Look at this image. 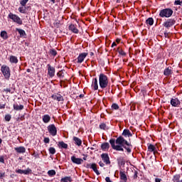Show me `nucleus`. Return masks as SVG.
<instances>
[{
  "instance_id": "nucleus-1",
  "label": "nucleus",
  "mask_w": 182,
  "mask_h": 182,
  "mask_svg": "<svg viewBox=\"0 0 182 182\" xmlns=\"http://www.w3.org/2000/svg\"><path fill=\"white\" fill-rule=\"evenodd\" d=\"M109 143L113 150H117V151H124V149H125L127 153H132V149H130V146H132V144L128 143L123 136H119L116 140L114 139H112L109 140ZM124 144L127 146H124Z\"/></svg>"
},
{
  "instance_id": "nucleus-2",
  "label": "nucleus",
  "mask_w": 182,
  "mask_h": 182,
  "mask_svg": "<svg viewBox=\"0 0 182 182\" xmlns=\"http://www.w3.org/2000/svg\"><path fill=\"white\" fill-rule=\"evenodd\" d=\"M99 83L101 89H106V87H107L109 85V80L107 79V76L103 73H101L99 76Z\"/></svg>"
},
{
  "instance_id": "nucleus-3",
  "label": "nucleus",
  "mask_w": 182,
  "mask_h": 182,
  "mask_svg": "<svg viewBox=\"0 0 182 182\" xmlns=\"http://www.w3.org/2000/svg\"><path fill=\"white\" fill-rule=\"evenodd\" d=\"M1 70L5 79L9 80V77H11V69L8 67V65H3Z\"/></svg>"
},
{
  "instance_id": "nucleus-4",
  "label": "nucleus",
  "mask_w": 182,
  "mask_h": 182,
  "mask_svg": "<svg viewBox=\"0 0 182 182\" xmlns=\"http://www.w3.org/2000/svg\"><path fill=\"white\" fill-rule=\"evenodd\" d=\"M173 10L171 9H164L159 13L161 18H170L173 15Z\"/></svg>"
},
{
  "instance_id": "nucleus-5",
  "label": "nucleus",
  "mask_w": 182,
  "mask_h": 182,
  "mask_svg": "<svg viewBox=\"0 0 182 182\" xmlns=\"http://www.w3.org/2000/svg\"><path fill=\"white\" fill-rule=\"evenodd\" d=\"M9 18L10 19H12L14 22H16V23H18V25H22V20L19 16H18L16 14H14L12 13H10L9 14Z\"/></svg>"
},
{
  "instance_id": "nucleus-6",
  "label": "nucleus",
  "mask_w": 182,
  "mask_h": 182,
  "mask_svg": "<svg viewBox=\"0 0 182 182\" xmlns=\"http://www.w3.org/2000/svg\"><path fill=\"white\" fill-rule=\"evenodd\" d=\"M47 129L50 134L52 135L53 136H55L58 134V129H56L55 124H52L48 125Z\"/></svg>"
},
{
  "instance_id": "nucleus-7",
  "label": "nucleus",
  "mask_w": 182,
  "mask_h": 182,
  "mask_svg": "<svg viewBox=\"0 0 182 182\" xmlns=\"http://www.w3.org/2000/svg\"><path fill=\"white\" fill-rule=\"evenodd\" d=\"M87 168H92L93 171H95V174L97 176H100V172H99V170H97V164L93 163V164H88L86 165Z\"/></svg>"
},
{
  "instance_id": "nucleus-8",
  "label": "nucleus",
  "mask_w": 182,
  "mask_h": 182,
  "mask_svg": "<svg viewBox=\"0 0 182 182\" xmlns=\"http://www.w3.org/2000/svg\"><path fill=\"white\" fill-rule=\"evenodd\" d=\"M174 23H176V20L173 18H170V19H168L166 22H164L163 26L165 28H167V29H168V28H171V26H173Z\"/></svg>"
},
{
  "instance_id": "nucleus-9",
  "label": "nucleus",
  "mask_w": 182,
  "mask_h": 182,
  "mask_svg": "<svg viewBox=\"0 0 182 182\" xmlns=\"http://www.w3.org/2000/svg\"><path fill=\"white\" fill-rule=\"evenodd\" d=\"M101 159H102V161H104V163H105V164L109 165L111 164L110 158L109 157V154H102L101 155Z\"/></svg>"
},
{
  "instance_id": "nucleus-10",
  "label": "nucleus",
  "mask_w": 182,
  "mask_h": 182,
  "mask_svg": "<svg viewBox=\"0 0 182 182\" xmlns=\"http://www.w3.org/2000/svg\"><path fill=\"white\" fill-rule=\"evenodd\" d=\"M48 67V75L50 77L55 76V68L52 67L50 64L47 65Z\"/></svg>"
},
{
  "instance_id": "nucleus-11",
  "label": "nucleus",
  "mask_w": 182,
  "mask_h": 182,
  "mask_svg": "<svg viewBox=\"0 0 182 182\" xmlns=\"http://www.w3.org/2000/svg\"><path fill=\"white\" fill-rule=\"evenodd\" d=\"M86 56H87V53H80L77 57V63H82L85 60Z\"/></svg>"
},
{
  "instance_id": "nucleus-12",
  "label": "nucleus",
  "mask_w": 182,
  "mask_h": 182,
  "mask_svg": "<svg viewBox=\"0 0 182 182\" xmlns=\"http://www.w3.org/2000/svg\"><path fill=\"white\" fill-rule=\"evenodd\" d=\"M71 161L73 163H74V164H82V163H83V159L80 158H76L75 156L71 157Z\"/></svg>"
},
{
  "instance_id": "nucleus-13",
  "label": "nucleus",
  "mask_w": 182,
  "mask_h": 182,
  "mask_svg": "<svg viewBox=\"0 0 182 182\" xmlns=\"http://www.w3.org/2000/svg\"><path fill=\"white\" fill-rule=\"evenodd\" d=\"M52 99H53V100H57L58 102H63V96H62L60 94H55V95H53L51 96Z\"/></svg>"
},
{
  "instance_id": "nucleus-14",
  "label": "nucleus",
  "mask_w": 182,
  "mask_h": 182,
  "mask_svg": "<svg viewBox=\"0 0 182 182\" xmlns=\"http://www.w3.org/2000/svg\"><path fill=\"white\" fill-rule=\"evenodd\" d=\"M180 103V100H178L177 98H172L171 100V106H173V107H177Z\"/></svg>"
},
{
  "instance_id": "nucleus-15",
  "label": "nucleus",
  "mask_w": 182,
  "mask_h": 182,
  "mask_svg": "<svg viewBox=\"0 0 182 182\" xmlns=\"http://www.w3.org/2000/svg\"><path fill=\"white\" fill-rule=\"evenodd\" d=\"M119 177L122 181L127 182V176H126V172L120 171Z\"/></svg>"
},
{
  "instance_id": "nucleus-16",
  "label": "nucleus",
  "mask_w": 182,
  "mask_h": 182,
  "mask_svg": "<svg viewBox=\"0 0 182 182\" xmlns=\"http://www.w3.org/2000/svg\"><path fill=\"white\" fill-rule=\"evenodd\" d=\"M164 75L165 76H170V75H173V70L171 69V67L166 68L164 71Z\"/></svg>"
},
{
  "instance_id": "nucleus-17",
  "label": "nucleus",
  "mask_w": 182,
  "mask_h": 182,
  "mask_svg": "<svg viewBox=\"0 0 182 182\" xmlns=\"http://www.w3.org/2000/svg\"><path fill=\"white\" fill-rule=\"evenodd\" d=\"M92 87H93L94 90H97V89H99V84L97 83V78H94L92 80Z\"/></svg>"
},
{
  "instance_id": "nucleus-18",
  "label": "nucleus",
  "mask_w": 182,
  "mask_h": 182,
  "mask_svg": "<svg viewBox=\"0 0 182 182\" xmlns=\"http://www.w3.org/2000/svg\"><path fill=\"white\" fill-rule=\"evenodd\" d=\"M69 30L71 31V32H73V33H79V30L77 28H76L75 24H70L69 26Z\"/></svg>"
},
{
  "instance_id": "nucleus-19",
  "label": "nucleus",
  "mask_w": 182,
  "mask_h": 182,
  "mask_svg": "<svg viewBox=\"0 0 182 182\" xmlns=\"http://www.w3.org/2000/svg\"><path fill=\"white\" fill-rule=\"evenodd\" d=\"M117 161L119 166H124V164H126V161L124 160V158H123L122 156L118 157Z\"/></svg>"
},
{
  "instance_id": "nucleus-20",
  "label": "nucleus",
  "mask_w": 182,
  "mask_h": 182,
  "mask_svg": "<svg viewBox=\"0 0 182 182\" xmlns=\"http://www.w3.org/2000/svg\"><path fill=\"white\" fill-rule=\"evenodd\" d=\"M109 148H110V144H109L108 142L103 143L101 145V149L102 150H103V151H106V150H109Z\"/></svg>"
},
{
  "instance_id": "nucleus-21",
  "label": "nucleus",
  "mask_w": 182,
  "mask_h": 182,
  "mask_svg": "<svg viewBox=\"0 0 182 182\" xmlns=\"http://www.w3.org/2000/svg\"><path fill=\"white\" fill-rule=\"evenodd\" d=\"M122 136H125V137H132L133 134H132V132H130V130L129 129H124L122 132Z\"/></svg>"
},
{
  "instance_id": "nucleus-22",
  "label": "nucleus",
  "mask_w": 182,
  "mask_h": 182,
  "mask_svg": "<svg viewBox=\"0 0 182 182\" xmlns=\"http://www.w3.org/2000/svg\"><path fill=\"white\" fill-rule=\"evenodd\" d=\"M14 150L17 153H25V151H26V149H25L24 146L16 147L14 148Z\"/></svg>"
},
{
  "instance_id": "nucleus-23",
  "label": "nucleus",
  "mask_w": 182,
  "mask_h": 182,
  "mask_svg": "<svg viewBox=\"0 0 182 182\" xmlns=\"http://www.w3.org/2000/svg\"><path fill=\"white\" fill-rule=\"evenodd\" d=\"M9 62L11 63H18V58L15 55H11L9 58Z\"/></svg>"
},
{
  "instance_id": "nucleus-24",
  "label": "nucleus",
  "mask_w": 182,
  "mask_h": 182,
  "mask_svg": "<svg viewBox=\"0 0 182 182\" xmlns=\"http://www.w3.org/2000/svg\"><path fill=\"white\" fill-rule=\"evenodd\" d=\"M73 141H75V144L77 146H82V139L77 138V136H74Z\"/></svg>"
},
{
  "instance_id": "nucleus-25",
  "label": "nucleus",
  "mask_w": 182,
  "mask_h": 182,
  "mask_svg": "<svg viewBox=\"0 0 182 182\" xmlns=\"http://www.w3.org/2000/svg\"><path fill=\"white\" fill-rule=\"evenodd\" d=\"M43 123H49V122H50V117L49 114H45L43 116Z\"/></svg>"
},
{
  "instance_id": "nucleus-26",
  "label": "nucleus",
  "mask_w": 182,
  "mask_h": 182,
  "mask_svg": "<svg viewBox=\"0 0 182 182\" xmlns=\"http://www.w3.org/2000/svg\"><path fill=\"white\" fill-rule=\"evenodd\" d=\"M13 107H14V110H23V105H18V104H16V105H13Z\"/></svg>"
},
{
  "instance_id": "nucleus-27",
  "label": "nucleus",
  "mask_w": 182,
  "mask_h": 182,
  "mask_svg": "<svg viewBox=\"0 0 182 182\" xmlns=\"http://www.w3.org/2000/svg\"><path fill=\"white\" fill-rule=\"evenodd\" d=\"M16 31L17 32H18V33H19L21 38H22V37H23V36H26V33L23 30H22V29H21V28H16Z\"/></svg>"
},
{
  "instance_id": "nucleus-28",
  "label": "nucleus",
  "mask_w": 182,
  "mask_h": 182,
  "mask_svg": "<svg viewBox=\"0 0 182 182\" xmlns=\"http://www.w3.org/2000/svg\"><path fill=\"white\" fill-rule=\"evenodd\" d=\"M58 147L60 149H68V144L64 143L63 141L58 142Z\"/></svg>"
},
{
  "instance_id": "nucleus-29",
  "label": "nucleus",
  "mask_w": 182,
  "mask_h": 182,
  "mask_svg": "<svg viewBox=\"0 0 182 182\" xmlns=\"http://www.w3.org/2000/svg\"><path fill=\"white\" fill-rule=\"evenodd\" d=\"M156 150V146L151 144H148V151L153 153Z\"/></svg>"
},
{
  "instance_id": "nucleus-30",
  "label": "nucleus",
  "mask_w": 182,
  "mask_h": 182,
  "mask_svg": "<svg viewBox=\"0 0 182 182\" xmlns=\"http://www.w3.org/2000/svg\"><path fill=\"white\" fill-rule=\"evenodd\" d=\"M146 25H149L150 26H151L154 23V20L153 19V18H149L148 19H146Z\"/></svg>"
},
{
  "instance_id": "nucleus-31",
  "label": "nucleus",
  "mask_w": 182,
  "mask_h": 182,
  "mask_svg": "<svg viewBox=\"0 0 182 182\" xmlns=\"http://www.w3.org/2000/svg\"><path fill=\"white\" fill-rule=\"evenodd\" d=\"M0 36H1V38H4V39H7L8 38V33H6V31H1Z\"/></svg>"
},
{
  "instance_id": "nucleus-32",
  "label": "nucleus",
  "mask_w": 182,
  "mask_h": 182,
  "mask_svg": "<svg viewBox=\"0 0 182 182\" xmlns=\"http://www.w3.org/2000/svg\"><path fill=\"white\" fill-rule=\"evenodd\" d=\"M62 182H68V181H72V178L70 176H65L63 178H61Z\"/></svg>"
},
{
  "instance_id": "nucleus-33",
  "label": "nucleus",
  "mask_w": 182,
  "mask_h": 182,
  "mask_svg": "<svg viewBox=\"0 0 182 182\" xmlns=\"http://www.w3.org/2000/svg\"><path fill=\"white\" fill-rule=\"evenodd\" d=\"M117 51L121 56H126V52H124V50H123L122 48H118Z\"/></svg>"
},
{
  "instance_id": "nucleus-34",
  "label": "nucleus",
  "mask_w": 182,
  "mask_h": 182,
  "mask_svg": "<svg viewBox=\"0 0 182 182\" xmlns=\"http://www.w3.org/2000/svg\"><path fill=\"white\" fill-rule=\"evenodd\" d=\"M48 174L50 176V177H52V176L56 175V171H55V170H50L48 171Z\"/></svg>"
},
{
  "instance_id": "nucleus-35",
  "label": "nucleus",
  "mask_w": 182,
  "mask_h": 182,
  "mask_svg": "<svg viewBox=\"0 0 182 182\" xmlns=\"http://www.w3.org/2000/svg\"><path fill=\"white\" fill-rule=\"evenodd\" d=\"M173 182H180V175H175L173 179Z\"/></svg>"
},
{
  "instance_id": "nucleus-36",
  "label": "nucleus",
  "mask_w": 182,
  "mask_h": 182,
  "mask_svg": "<svg viewBox=\"0 0 182 182\" xmlns=\"http://www.w3.org/2000/svg\"><path fill=\"white\" fill-rule=\"evenodd\" d=\"M48 151H49L50 154H55V153H56V149H55L54 147H50L48 149Z\"/></svg>"
},
{
  "instance_id": "nucleus-37",
  "label": "nucleus",
  "mask_w": 182,
  "mask_h": 182,
  "mask_svg": "<svg viewBox=\"0 0 182 182\" xmlns=\"http://www.w3.org/2000/svg\"><path fill=\"white\" fill-rule=\"evenodd\" d=\"M100 129H101V130H106L107 129V125H106L105 123H102L100 124Z\"/></svg>"
},
{
  "instance_id": "nucleus-38",
  "label": "nucleus",
  "mask_w": 182,
  "mask_h": 182,
  "mask_svg": "<svg viewBox=\"0 0 182 182\" xmlns=\"http://www.w3.org/2000/svg\"><path fill=\"white\" fill-rule=\"evenodd\" d=\"M30 173H32V169L28 168L27 169L23 170V174L28 175L30 174Z\"/></svg>"
},
{
  "instance_id": "nucleus-39",
  "label": "nucleus",
  "mask_w": 182,
  "mask_h": 182,
  "mask_svg": "<svg viewBox=\"0 0 182 182\" xmlns=\"http://www.w3.org/2000/svg\"><path fill=\"white\" fill-rule=\"evenodd\" d=\"M28 2H29V0H21L20 1V4H21V6H26V4H28Z\"/></svg>"
},
{
  "instance_id": "nucleus-40",
  "label": "nucleus",
  "mask_w": 182,
  "mask_h": 182,
  "mask_svg": "<svg viewBox=\"0 0 182 182\" xmlns=\"http://www.w3.org/2000/svg\"><path fill=\"white\" fill-rule=\"evenodd\" d=\"M18 11L21 14H26V9L23 8V6L22 7H19Z\"/></svg>"
},
{
  "instance_id": "nucleus-41",
  "label": "nucleus",
  "mask_w": 182,
  "mask_h": 182,
  "mask_svg": "<svg viewBox=\"0 0 182 182\" xmlns=\"http://www.w3.org/2000/svg\"><path fill=\"white\" fill-rule=\"evenodd\" d=\"M50 55H52L53 56H56V55H58V52H56V50L55 49H51L50 50Z\"/></svg>"
},
{
  "instance_id": "nucleus-42",
  "label": "nucleus",
  "mask_w": 182,
  "mask_h": 182,
  "mask_svg": "<svg viewBox=\"0 0 182 182\" xmlns=\"http://www.w3.org/2000/svg\"><path fill=\"white\" fill-rule=\"evenodd\" d=\"M11 119H12V117L11 116V114H6L5 116L6 122H11Z\"/></svg>"
},
{
  "instance_id": "nucleus-43",
  "label": "nucleus",
  "mask_w": 182,
  "mask_h": 182,
  "mask_svg": "<svg viewBox=\"0 0 182 182\" xmlns=\"http://www.w3.org/2000/svg\"><path fill=\"white\" fill-rule=\"evenodd\" d=\"M57 76L60 78H62L63 77V71H59L58 73H57Z\"/></svg>"
},
{
  "instance_id": "nucleus-44",
  "label": "nucleus",
  "mask_w": 182,
  "mask_h": 182,
  "mask_svg": "<svg viewBox=\"0 0 182 182\" xmlns=\"http://www.w3.org/2000/svg\"><path fill=\"white\" fill-rule=\"evenodd\" d=\"M112 107L114 109V110L119 109V105L117 104H112Z\"/></svg>"
},
{
  "instance_id": "nucleus-45",
  "label": "nucleus",
  "mask_w": 182,
  "mask_h": 182,
  "mask_svg": "<svg viewBox=\"0 0 182 182\" xmlns=\"http://www.w3.org/2000/svg\"><path fill=\"white\" fill-rule=\"evenodd\" d=\"M32 156H33V157H35L36 159H39V154H36V151H34L32 154Z\"/></svg>"
},
{
  "instance_id": "nucleus-46",
  "label": "nucleus",
  "mask_w": 182,
  "mask_h": 182,
  "mask_svg": "<svg viewBox=\"0 0 182 182\" xmlns=\"http://www.w3.org/2000/svg\"><path fill=\"white\" fill-rule=\"evenodd\" d=\"M16 173H18V174H23V170L18 169L17 171H16Z\"/></svg>"
},
{
  "instance_id": "nucleus-47",
  "label": "nucleus",
  "mask_w": 182,
  "mask_h": 182,
  "mask_svg": "<svg viewBox=\"0 0 182 182\" xmlns=\"http://www.w3.org/2000/svg\"><path fill=\"white\" fill-rule=\"evenodd\" d=\"M174 4L176 5H181L182 1H181L180 0H176V1H175Z\"/></svg>"
},
{
  "instance_id": "nucleus-48",
  "label": "nucleus",
  "mask_w": 182,
  "mask_h": 182,
  "mask_svg": "<svg viewBox=\"0 0 182 182\" xmlns=\"http://www.w3.org/2000/svg\"><path fill=\"white\" fill-rule=\"evenodd\" d=\"M0 163H5V159L2 156H0Z\"/></svg>"
},
{
  "instance_id": "nucleus-49",
  "label": "nucleus",
  "mask_w": 182,
  "mask_h": 182,
  "mask_svg": "<svg viewBox=\"0 0 182 182\" xmlns=\"http://www.w3.org/2000/svg\"><path fill=\"white\" fill-rule=\"evenodd\" d=\"M49 141H50V139H49V138H45L44 139V143H49Z\"/></svg>"
},
{
  "instance_id": "nucleus-50",
  "label": "nucleus",
  "mask_w": 182,
  "mask_h": 182,
  "mask_svg": "<svg viewBox=\"0 0 182 182\" xmlns=\"http://www.w3.org/2000/svg\"><path fill=\"white\" fill-rule=\"evenodd\" d=\"M99 166H100V167H105V164H104L102 161H100V162H99Z\"/></svg>"
},
{
  "instance_id": "nucleus-51",
  "label": "nucleus",
  "mask_w": 182,
  "mask_h": 182,
  "mask_svg": "<svg viewBox=\"0 0 182 182\" xmlns=\"http://www.w3.org/2000/svg\"><path fill=\"white\" fill-rule=\"evenodd\" d=\"M4 92H7L9 93H12V92H11V89H9V88L4 89Z\"/></svg>"
},
{
  "instance_id": "nucleus-52",
  "label": "nucleus",
  "mask_w": 182,
  "mask_h": 182,
  "mask_svg": "<svg viewBox=\"0 0 182 182\" xmlns=\"http://www.w3.org/2000/svg\"><path fill=\"white\" fill-rule=\"evenodd\" d=\"M0 177H5V173L4 172H0Z\"/></svg>"
},
{
  "instance_id": "nucleus-53",
  "label": "nucleus",
  "mask_w": 182,
  "mask_h": 182,
  "mask_svg": "<svg viewBox=\"0 0 182 182\" xmlns=\"http://www.w3.org/2000/svg\"><path fill=\"white\" fill-rule=\"evenodd\" d=\"M164 36H165V38H168V32L165 31L164 32Z\"/></svg>"
},
{
  "instance_id": "nucleus-54",
  "label": "nucleus",
  "mask_w": 182,
  "mask_h": 182,
  "mask_svg": "<svg viewBox=\"0 0 182 182\" xmlns=\"http://www.w3.org/2000/svg\"><path fill=\"white\" fill-rule=\"evenodd\" d=\"M155 182H161V178H156Z\"/></svg>"
},
{
  "instance_id": "nucleus-55",
  "label": "nucleus",
  "mask_w": 182,
  "mask_h": 182,
  "mask_svg": "<svg viewBox=\"0 0 182 182\" xmlns=\"http://www.w3.org/2000/svg\"><path fill=\"white\" fill-rule=\"evenodd\" d=\"M6 104L1 105H0V109H5Z\"/></svg>"
},
{
  "instance_id": "nucleus-56",
  "label": "nucleus",
  "mask_w": 182,
  "mask_h": 182,
  "mask_svg": "<svg viewBox=\"0 0 182 182\" xmlns=\"http://www.w3.org/2000/svg\"><path fill=\"white\" fill-rule=\"evenodd\" d=\"M134 178H137V171H134Z\"/></svg>"
},
{
  "instance_id": "nucleus-57",
  "label": "nucleus",
  "mask_w": 182,
  "mask_h": 182,
  "mask_svg": "<svg viewBox=\"0 0 182 182\" xmlns=\"http://www.w3.org/2000/svg\"><path fill=\"white\" fill-rule=\"evenodd\" d=\"M117 46V44L114 42V43H112V48H114V46Z\"/></svg>"
},
{
  "instance_id": "nucleus-58",
  "label": "nucleus",
  "mask_w": 182,
  "mask_h": 182,
  "mask_svg": "<svg viewBox=\"0 0 182 182\" xmlns=\"http://www.w3.org/2000/svg\"><path fill=\"white\" fill-rule=\"evenodd\" d=\"M116 42H117V43H119V42H120V39L117 38V39L116 40Z\"/></svg>"
},
{
  "instance_id": "nucleus-59",
  "label": "nucleus",
  "mask_w": 182,
  "mask_h": 182,
  "mask_svg": "<svg viewBox=\"0 0 182 182\" xmlns=\"http://www.w3.org/2000/svg\"><path fill=\"white\" fill-rule=\"evenodd\" d=\"M26 72H28V73H31V69H27Z\"/></svg>"
},
{
  "instance_id": "nucleus-60",
  "label": "nucleus",
  "mask_w": 182,
  "mask_h": 182,
  "mask_svg": "<svg viewBox=\"0 0 182 182\" xmlns=\"http://www.w3.org/2000/svg\"><path fill=\"white\" fill-rule=\"evenodd\" d=\"M117 4H120V0H117Z\"/></svg>"
},
{
  "instance_id": "nucleus-61",
  "label": "nucleus",
  "mask_w": 182,
  "mask_h": 182,
  "mask_svg": "<svg viewBox=\"0 0 182 182\" xmlns=\"http://www.w3.org/2000/svg\"><path fill=\"white\" fill-rule=\"evenodd\" d=\"M51 2H53V4H55V0H51Z\"/></svg>"
},
{
  "instance_id": "nucleus-62",
  "label": "nucleus",
  "mask_w": 182,
  "mask_h": 182,
  "mask_svg": "<svg viewBox=\"0 0 182 182\" xmlns=\"http://www.w3.org/2000/svg\"><path fill=\"white\" fill-rule=\"evenodd\" d=\"M1 143H2V139H0V144H1Z\"/></svg>"
},
{
  "instance_id": "nucleus-63",
  "label": "nucleus",
  "mask_w": 182,
  "mask_h": 182,
  "mask_svg": "<svg viewBox=\"0 0 182 182\" xmlns=\"http://www.w3.org/2000/svg\"><path fill=\"white\" fill-rule=\"evenodd\" d=\"M80 97H83V95H80Z\"/></svg>"
},
{
  "instance_id": "nucleus-64",
  "label": "nucleus",
  "mask_w": 182,
  "mask_h": 182,
  "mask_svg": "<svg viewBox=\"0 0 182 182\" xmlns=\"http://www.w3.org/2000/svg\"><path fill=\"white\" fill-rule=\"evenodd\" d=\"M83 159V160H86V157H84V158H82Z\"/></svg>"
}]
</instances>
